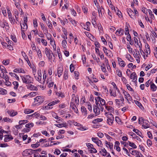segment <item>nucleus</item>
Listing matches in <instances>:
<instances>
[{
	"instance_id": "f257e3e1",
	"label": "nucleus",
	"mask_w": 157,
	"mask_h": 157,
	"mask_svg": "<svg viewBox=\"0 0 157 157\" xmlns=\"http://www.w3.org/2000/svg\"><path fill=\"white\" fill-rule=\"evenodd\" d=\"M45 52L49 60L51 61L53 60L54 61L55 60L56 57L55 55L53 54L52 51L50 49H48L47 48H46Z\"/></svg>"
},
{
	"instance_id": "f03ea898",
	"label": "nucleus",
	"mask_w": 157,
	"mask_h": 157,
	"mask_svg": "<svg viewBox=\"0 0 157 157\" xmlns=\"http://www.w3.org/2000/svg\"><path fill=\"white\" fill-rule=\"evenodd\" d=\"M21 78L23 83L26 84H30V83H33L31 81V77L29 75H25L21 76Z\"/></svg>"
},
{
	"instance_id": "7ed1b4c3",
	"label": "nucleus",
	"mask_w": 157,
	"mask_h": 157,
	"mask_svg": "<svg viewBox=\"0 0 157 157\" xmlns=\"http://www.w3.org/2000/svg\"><path fill=\"white\" fill-rule=\"evenodd\" d=\"M107 113H108L107 112L105 113V115L107 116L108 118L107 120V123L109 125H111L112 124L113 121H114V117L111 113H109L106 115Z\"/></svg>"
},
{
	"instance_id": "20e7f679",
	"label": "nucleus",
	"mask_w": 157,
	"mask_h": 157,
	"mask_svg": "<svg viewBox=\"0 0 157 157\" xmlns=\"http://www.w3.org/2000/svg\"><path fill=\"white\" fill-rule=\"evenodd\" d=\"M123 93L125 96V98H126L129 103H130L129 101H132V99L130 95L124 90H123Z\"/></svg>"
},
{
	"instance_id": "39448f33",
	"label": "nucleus",
	"mask_w": 157,
	"mask_h": 157,
	"mask_svg": "<svg viewBox=\"0 0 157 157\" xmlns=\"http://www.w3.org/2000/svg\"><path fill=\"white\" fill-rule=\"evenodd\" d=\"M97 105H95V107L94 109V112L95 113L96 115H99L100 113V108H99L98 105L100 106V104H99L98 105V104H99L98 102H97L96 103Z\"/></svg>"
},
{
	"instance_id": "423d86ee",
	"label": "nucleus",
	"mask_w": 157,
	"mask_h": 157,
	"mask_svg": "<svg viewBox=\"0 0 157 157\" xmlns=\"http://www.w3.org/2000/svg\"><path fill=\"white\" fill-rule=\"evenodd\" d=\"M35 102H38L39 104L42 103L44 101V98L41 96H38L34 98Z\"/></svg>"
},
{
	"instance_id": "0eeeda50",
	"label": "nucleus",
	"mask_w": 157,
	"mask_h": 157,
	"mask_svg": "<svg viewBox=\"0 0 157 157\" xmlns=\"http://www.w3.org/2000/svg\"><path fill=\"white\" fill-rule=\"evenodd\" d=\"M92 140L94 143L96 144L98 146H101V145H102L101 141L98 139L97 137H93L92 138Z\"/></svg>"
},
{
	"instance_id": "6e6552de",
	"label": "nucleus",
	"mask_w": 157,
	"mask_h": 157,
	"mask_svg": "<svg viewBox=\"0 0 157 157\" xmlns=\"http://www.w3.org/2000/svg\"><path fill=\"white\" fill-rule=\"evenodd\" d=\"M21 33L22 36L23 37V33L28 28V26L27 24L23 23L22 25L21 24Z\"/></svg>"
},
{
	"instance_id": "1a4fd4ad",
	"label": "nucleus",
	"mask_w": 157,
	"mask_h": 157,
	"mask_svg": "<svg viewBox=\"0 0 157 157\" xmlns=\"http://www.w3.org/2000/svg\"><path fill=\"white\" fill-rule=\"evenodd\" d=\"M132 154L133 155H135L136 157H144L143 155L139 151L136 150L132 151Z\"/></svg>"
},
{
	"instance_id": "9d476101",
	"label": "nucleus",
	"mask_w": 157,
	"mask_h": 157,
	"mask_svg": "<svg viewBox=\"0 0 157 157\" xmlns=\"http://www.w3.org/2000/svg\"><path fill=\"white\" fill-rule=\"evenodd\" d=\"M95 100L96 101V103L97 102V101L98 100V102L99 101L100 102V104L102 105H104L105 104V100L100 97H98L97 98H95Z\"/></svg>"
},
{
	"instance_id": "9b49d317",
	"label": "nucleus",
	"mask_w": 157,
	"mask_h": 157,
	"mask_svg": "<svg viewBox=\"0 0 157 157\" xmlns=\"http://www.w3.org/2000/svg\"><path fill=\"white\" fill-rule=\"evenodd\" d=\"M70 108L74 110L76 113H78V109L76 107V105L72 103V102H71L70 103Z\"/></svg>"
},
{
	"instance_id": "f8f14e48",
	"label": "nucleus",
	"mask_w": 157,
	"mask_h": 157,
	"mask_svg": "<svg viewBox=\"0 0 157 157\" xmlns=\"http://www.w3.org/2000/svg\"><path fill=\"white\" fill-rule=\"evenodd\" d=\"M143 122L144 124L142 125V126L144 128H147L149 127V121H148L144 119Z\"/></svg>"
},
{
	"instance_id": "ddd939ff",
	"label": "nucleus",
	"mask_w": 157,
	"mask_h": 157,
	"mask_svg": "<svg viewBox=\"0 0 157 157\" xmlns=\"http://www.w3.org/2000/svg\"><path fill=\"white\" fill-rule=\"evenodd\" d=\"M40 27L42 29L44 33L45 34L48 33V30L47 29V27L44 26V24L42 23H40Z\"/></svg>"
},
{
	"instance_id": "4468645a",
	"label": "nucleus",
	"mask_w": 157,
	"mask_h": 157,
	"mask_svg": "<svg viewBox=\"0 0 157 157\" xmlns=\"http://www.w3.org/2000/svg\"><path fill=\"white\" fill-rule=\"evenodd\" d=\"M7 113L9 114L10 116L13 117L15 115H16L17 114V111L14 112L13 110L10 111L8 110L7 111Z\"/></svg>"
},
{
	"instance_id": "2eb2a0df",
	"label": "nucleus",
	"mask_w": 157,
	"mask_h": 157,
	"mask_svg": "<svg viewBox=\"0 0 157 157\" xmlns=\"http://www.w3.org/2000/svg\"><path fill=\"white\" fill-rule=\"evenodd\" d=\"M130 78L132 79L133 80H135V82L137 80V76L136 73L135 72H133L130 75Z\"/></svg>"
},
{
	"instance_id": "dca6fc26",
	"label": "nucleus",
	"mask_w": 157,
	"mask_h": 157,
	"mask_svg": "<svg viewBox=\"0 0 157 157\" xmlns=\"http://www.w3.org/2000/svg\"><path fill=\"white\" fill-rule=\"evenodd\" d=\"M27 86L28 88L30 89L31 90H38V88L36 86H34L32 85V84L29 85L28 86Z\"/></svg>"
},
{
	"instance_id": "f3484780",
	"label": "nucleus",
	"mask_w": 157,
	"mask_h": 157,
	"mask_svg": "<svg viewBox=\"0 0 157 157\" xmlns=\"http://www.w3.org/2000/svg\"><path fill=\"white\" fill-rule=\"evenodd\" d=\"M75 101L76 105H78L79 103V101L78 98V97H75V98H73L71 99V102H72L73 103L74 101Z\"/></svg>"
},
{
	"instance_id": "a211bd4d",
	"label": "nucleus",
	"mask_w": 157,
	"mask_h": 157,
	"mask_svg": "<svg viewBox=\"0 0 157 157\" xmlns=\"http://www.w3.org/2000/svg\"><path fill=\"white\" fill-rule=\"evenodd\" d=\"M124 32V30L121 28L119 31L118 30H117L115 33V34L116 35H122L123 34Z\"/></svg>"
},
{
	"instance_id": "6ab92c4d",
	"label": "nucleus",
	"mask_w": 157,
	"mask_h": 157,
	"mask_svg": "<svg viewBox=\"0 0 157 157\" xmlns=\"http://www.w3.org/2000/svg\"><path fill=\"white\" fill-rule=\"evenodd\" d=\"M127 11L128 15L131 18H133V17L132 16H133V14H134V13L133 12V11L131 9H128L127 10Z\"/></svg>"
},
{
	"instance_id": "aec40b11",
	"label": "nucleus",
	"mask_w": 157,
	"mask_h": 157,
	"mask_svg": "<svg viewBox=\"0 0 157 157\" xmlns=\"http://www.w3.org/2000/svg\"><path fill=\"white\" fill-rule=\"evenodd\" d=\"M13 72L15 73H25V72L24 70L22 69H19L18 68H16L13 70Z\"/></svg>"
},
{
	"instance_id": "412c9836",
	"label": "nucleus",
	"mask_w": 157,
	"mask_h": 157,
	"mask_svg": "<svg viewBox=\"0 0 157 157\" xmlns=\"http://www.w3.org/2000/svg\"><path fill=\"white\" fill-rule=\"evenodd\" d=\"M150 87L152 91H154L156 90L157 86L153 83H152L151 84Z\"/></svg>"
},
{
	"instance_id": "4be33fe9",
	"label": "nucleus",
	"mask_w": 157,
	"mask_h": 157,
	"mask_svg": "<svg viewBox=\"0 0 157 157\" xmlns=\"http://www.w3.org/2000/svg\"><path fill=\"white\" fill-rule=\"evenodd\" d=\"M66 44H67V42L66 40H63L62 42V45L64 49H66Z\"/></svg>"
},
{
	"instance_id": "5701e85b",
	"label": "nucleus",
	"mask_w": 157,
	"mask_h": 157,
	"mask_svg": "<svg viewBox=\"0 0 157 157\" xmlns=\"http://www.w3.org/2000/svg\"><path fill=\"white\" fill-rule=\"evenodd\" d=\"M133 131L135 132L137 135L142 137L141 136V135H142V133L138 130L136 129H134L133 130Z\"/></svg>"
},
{
	"instance_id": "b1692460",
	"label": "nucleus",
	"mask_w": 157,
	"mask_h": 157,
	"mask_svg": "<svg viewBox=\"0 0 157 157\" xmlns=\"http://www.w3.org/2000/svg\"><path fill=\"white\" fill-rule=\"evenodd\" d=\"M106 109L112 113L114 111V109L111 106H105Z\"/></svg>"
},
{
	"instance_id": "393cba45",
	"label": "nucleus",
	"mask_w": 157,
	"mask_h": 157,
	"mask_svg": "<svg viewBox=\"0 0 157 157\" xmlns=\"http://www.w3.org/2000/svg\"><path fill=\"white\" fill-rule=\"evenodd\" d=\"M40 145V143L39 142H37L35 144H32L31 145V147L33 148H35L37 147Z\"/></svg>"
},
{
	"instance_id": "a878e982",
	"label": "nucleus",
	"mask_w": 157,
	"mask_h": 157,
	"mask_svg": "<svg viewBox=\"0 0 157 157\" xmlns=\"http://www.w3.org/2000/svg\"><path fill=\"white\" fill-rule=\"evenodd\" d=\"M131 134L130 135L132 136L134 138L136 139L137 140L139 141L141 140L140 138L138 136H137L133 132H131Z\"/></svg>"
},
{
	"instance_id": "bb28decb",
	"label": "nucleus",
	"mask_w": 157,
	"mask_h": 157,
	"mask_svg": "<svg viewBox=\"0 0 157 157\" xmlns=\"http://www.w3.org/2000/svg\"><path fill=\"white\" fill-rule=\"evenodd\" d=\"M103 121V119L101 118H97L93 120L92 123L94 124H96L98 122H100Z\"/></svg>"
},
{
	"instance_id": "cd10ccee",
	"label": "nucleus",
	"mask_w": 157,
	"mask_h": 157,
	"mask_svg": "<svg viewBox=\"0 0 157 157\" xmlns=\"http://www.w3.org/2000/svg\"><path fill=\"white\" fill-rule=\"evenodd\" d=\"M40 114L37 112H36L32 114L29 115V116L35 117L36 118H38V117H40Z\"/></svg>"
},
{
	"instance_id": "c85d7f7f",
	"label": "nucleus",
	"mask_w": 157,
	"mask_h": 157,
	"mask_svg": "<svg viewBox=\"0 0 157 157\" xmlns=\"http://www.w3.org/2000/svg\"><path fill=\"white\" fill-rule=\"evenodd\" d=\"M28 121L27 120H23L20 121L19 122V125H21L23 124H25L28 123Z\"/></svg>"
},
{
	"instance_id": "c756f323",
	"label": "nucleus",
	"mask_w": 157,
	"mask_h": 157,
	"mask_svg": "<svg viewBox=\"0 0 157 157\" xmlns=\"http://www.w3.org/2000/svg\"><path fill=\"white\" fill-rule=\"evenodd\" d=\"M81 110L82 113H84V115H86L87 114V110L84 106H82L81 107Z\"/></svg>"
},
{
	"instance_id": "7c9ffc66",
	"label": "nucleus",
	"mask_w": 157,
	"mask_h": 157,
	"mask_svg": "<svg viewBox=\"0 0 157 157\" xmlns=\"http://www.w3.org/2000/svg\"><path fill=\"white\" fill-rule=\"evenodd\" d=\"M7 91L6 90L2 88H0V94L4 95L6 94Z\"/></svg>"
},
{
	"instance_id": "2f4dec72",
	"label": "nucleus",
	"mask_w": 157,
	"mask_h": 157,
	"mask_svg": "<svg viewBox=\"0 0 157 157\" xmlns=\"http://www.w3.org/2000/svg\"><path fill=\"white\" fill-rule=\"evenodd\" d=\"M0 69L2 71V73L5 72V73H7V72L6 70V69L5 68V67L2 65H0Z\"/></svg>"
},
{
	"instance_id": "473e14b6",
	"label": "nucleus",
	"mask_w": 157,
	"mask_h": 157,
	"mask_svg": "<svg viewBox=\"0 0 157 157\" xmlns=\"http://www.w3.org/2000/svg\"><path fill=\"white\" fill-rule=\"evenodd\" d=\"M60 69V68H59L57 69V73L58 74V76L59 77H60V76L62 74H63V70L61 69V68Z\"/></svg>"
},
{
	"instance_id": "72a5a7b5",
	"label": "nucleus",
	"mask_w": 157,
	"mask_h": 157,
	"mask_svg": "<svg viewBox=\"0 0 157 157\" xmlns=\"http://www.w3.org/2000/svg\"><path fill=\"white\" fill-rule=\"evenodd\" d=\"M103 50L107 56H109L110 55L109 54L110 52L111 51L110 50H108L105 47L103 48Z\"/></svg>"
},
{
	"instance_id": "f704fd0d",
	"label": "nucleus",
	"mask_w": 157,
	"mask_h": 157,
	"mask_svg": "<svg viewBox=\"0 0 157 157\" xmlns=\"http://www.w3.org/2000/svg\"><path fill=\"white\" fill-rule=\"evenodd\" d=\"M101 152H103L104 154H102V155L103 156H105L107 155V154H108L107 152L106 151V150H105V148H103V149H102L101 150V151H100V153H101Z\"/></svg>"
},
{
	"instance_id": "c9c22d12",
	"label": "nucleus",
	"mask_w": 157,
	"mask_h": 157,
	"mask_svg": "<svg viewBox=\"0 0 157 157\" xmlns=\"http://www.w3.org/2000/svg\"><path fill=\"white\" fill-rule=\"evenodd\" d=\"M33 112L34 110L32 109H26L24 110V113L25 114H28L33 113Z\"/></svg>"
},
{
	"instance_id": "e433bc0d",
	"label": "nucleus",
	"mask_w": 157,
	"mask_h": 157,
	"mask_svg": "<svg viewBox=\"0 0 157 157\" xmlns=\"http://www.w3.org/2000/svg\"><path fill=\"white\" fill-rule=\"evenodd\" d=\"M109 92L111 96L113 97H115L117 96V93L116 91L113 92L112 90L110 89L109 90Z\"/></svg>"
},
{
	"instance_id": "4c0bfd02",
	"label": "nucleus",
	"mask_w": 157,
	"mask_h": 157,
	"mask_svg": "<svg viewBox=\"0 0 157 157\" xmlns=\"http://www.w3.org/2000/svg\"><path fill=\"white\" fill-rule=\"evenodd\" d=\"M3 23L4 24V25L5 28L6 29H8L9 27V24L7 22H6V21H5V20H3Z\"/></svg>"
},
{
	"instance_id": "58836bf2",
	"label": "nucleus",
	"mask_w": 157,
	"mask_h": 157,
	"mask_svg": "<svg viewBox=\"0 0 157 157\" xmlns=\"http://www.w3.org/2000/svg\"><path fill=\"white\" fill-rule=\"evenodd\" d=\"M128 142L129 143V145L130 146L133 148H136V146L134 143H132L129 141H128Z\"/></svg>"
},
{
	"instance_id": "ea45409f",
	"label": "nucleus",
	"mask_w": 157,
	"mask_h": 157,
	"mask_svg": "<svg viewBox=\"0 0 157 157\" xmlns=\"http://www.w3.org/2000/svg\"><path fill=\"white\" fill-rule=\"evenodd\" d=\"M68 19L70 21L71 23L74 26H76L77 24V22L75 20L72 19L70 18H69Z\"/></svg>"
},
{
	"instance_id": "a19ab883",
	"label": "nucleus",
	"mask_w": 157,
	"mask_h": 157,
	"mask_svg": "<svg viewBox=\"0 0 157 157\" xmlns=\"http://www.w3.org/2000/svg\"><path fill=\"white\" fill-rule=\"evenodd\" d=\"M13 84L15 86L14 87L15 89H17L18 86V83L17 82L14 81L13 82Z\"/></svg>"
},
{
	"instance_id": "79ce46f5",
	"label": "nucleus",
	"mask_w": 157,
	"mask_h": 157,
	"mask_svg": "<svg viewBox=\"0 0 157 157\" xmlns=\"http://www.w3.org/2000/svg\"><path fill=\"white\" fill-rule=\"evenodd\" d=\"M68 72L67 71H65L64 74V78L66 80L68 78Z\"/></svg>"
},
{
	"instance_id": "37998d69",
	"label": "nucleus",
	"mask_w": 157,
	"mask_h": 157,
	"mask_svg": "<svg viewBox=\"0 0 157 157\" xmlns=\"http://www.w3.org/2000/svg\"><path fill=\"white\" fill-rule=\"evenodd\" d=\"M9 18L10 19V22L12 23H13V24H14L15 22V20L14 18L13 17H12L11 16V17H9Z\"/></svg>"
},
{
	"instance_id": "c03bdc74",
	"label": "nucleus",
	"mask_w": 157,
	"mask_h": 157,
	"mask_svg": "<svg viewBox=\"0 0 157 157\" xmlns=\"http://www.w3.org/2000/svg\"><path fill=\"white\" fill-rule=\"evenodd\" d=\"M36 52L39 58H40L42 57V54L41 52L40 49H38V50H36Z\"/></svg>"
},
{
	"instance_id": "a18cd8bd",
	"label": "nucleus",
	"mask_w": 157,
	"mask_h": 157,
	"mask_svg": "<svg viewBox=\"0 0 157 157\" xmlns=\"http://www.w3.org/2000/svg\"><path fill=\"white\" fill-rule=\"evenodd\" d=\"M55 125L57 127L59 128H61L63 127H65L66 126V124H55Z\"/></svg>"
},
{
	"instance_id": "49530a36",
	"label": "nucleus",
	"mask_w": 157,
	"mask_h": 157,
	"mask_svg": "<svg viewBox=\"0 0 157 157\" xmlns=\"http://www.w3.org/2000/svg\"><path fill=\"white\" fill-rule=\"evenodd\" d=\"M126 58L128 60H129L130 61H131L130 60H133V58L129 54H128L126 55Z\"/></svg>"
},
{
	"instance_id": "de8ad7c7",
	"label": "nucleus",
	"mask_w": 157,
	"mask_h": 157,
	"mask_svg": "<svg viewBox=\"0 0 157 157\" xmlns=\"http://www.w3.org/2000/svg\"><path fill=\"white\" fill-rule=\"evenodd\" d=\"M70 70L71 72H72L75 70V67L74 65L71 63L70 65Z\"/></svg>"
},
{
	"instance_id": "09e8293b",
	"label": "nucleus",
	"mask_w": 157,
	"mask_h": 157,
	"mask_svg": "<svg viewBox=\"0 0 157 157\" xmlns=\"http://www.w3.org/2000/svg\"><path fill=\"white\" fill-rule=\"evenodd\" d=\"M148 10L144 7L142 8V11L145 14H147V13Z\"/></svg>"
},
{
	"instance_id": "8fccbe9b",
	"label": "nucleus",
	"mask_w": 157,
	"mask_h": 157,
	"mask_svg": "<svg viewBox=\"0 0 157 157\" xmlns=\"http://www.w3.org/2000/svg\"><path fill=\"white\" fill-rule=\"evenodd\" d=\"M74 74L75 78L76 79H78V77L79 75V73L78 71H75L74 72Z\"/></svg>"
},
{
	"instance_id": "3c124183",
	"label": "nucleus",
	"mask_w": 157,
	"mask_h": 157,
	"mask_svg": "<svg viewBox=\"0 0 157 157\" xmlns=\"http://www.w3.org/2000/svg\"><path fill=\"white\" fill-rule=\"evenodd\" d=\"M117 75L120 77L122 76V73L121 71L120 70H117L116 71Z\"/></svg>"
},
{
	"instance_id": "603ef678",
	"label": "nucleus",
	"mask_w": 157,
	"mask_h": 157,
	"mask_svg": "<svg viewBox=\"0 0 157 157\" xmlns=\"http://www.w3.org/2000/svg\"><path fill=\"white\" fill-rule=\"evenodd\" d=\"M97 8H98V13H99V16L100 17L101 15V16L102 15V12H103V11H102L101 10H100V9H98V8H99V5H97Z\"/></svg>"
},
{
	"instance_id": "864d4df0",
	"label": "nucleus",
	"mask_w": 157,
	"mask_h": 157,
	"mask_svg": "<svg viewBox=\"0 0 157 157\" xmlns=\"http://www.w3.org/2000/svg\"><path fill=\"white\" fill-rule=\"evenodd\" d=\"M101 68L102 71L104 72H105L106 69L105 67V66L104 64H103L101 66Z\"/></svg>"
},
{
	"instance_id": "5fc2aeb1",
	"label": "nucleus",
	"mask_w": 157,
	"mask_h": 157,
	"mask_svg": "<svg viewBox=\"0 0 157 157\" xmlns=\"http://www.w3.org/2000/svg\"><path fill=\"white\" fill-rule=\"evenodd\" d=\"M119 65L122 67H124L126 65V63L124 62V61H122V62H120L119 63Z\"/></svg>"
},
{
	"instance_id": "6e6d98bb",
	"label": "nucleus",
	"mask_w": 157,
	"mask_h": 157,
	"mask_svg": "<svg viewBox=\"0 0 157 157\" xmlns=\"http://www.w3.org/2000/svg\"><path fill=\"white\" fill-rule=\"evenodd\" d=\"M152 81H150V80H149L148 81H147L145 84L146 86L147 87H148L149 86V85L150 84H152Z\"/></svg>"
},
{
	"instance_id": "4d7b16f0",
	"label": "nucleus",
	"mask_w": 157,
	"mask_h": 157,
	"mask_svg": "<svg viewBox=\"0 0 157 157\" xmlns=\"http://www.w3.org/2000/svg\"><path fill=\"white\" fill-rule=\"evenodd\" d=\"M41 40V42L43 45L45 46H46L47 45V43L45 40L42 39Z\"/></svg>"
},
{
	"instance_id": "13d9d810",
	"label": "nucleus",
	"mask_w": 157,
	"mask_h": 157,
	"mask_svg": "<svg viewBox=\"0 0 157 157\" xmlns=\"http://www.w3.org/2000/svg\"><path fill=\"white\" fill-rule=\"evenodd\" d=\"M135 103V104L137 105L140 108V106H141L142 107V104L140 103L139 102V101H134Z\"/></svg>"
},
{
	"instance_id": "bf43d9fd",
	"label": "nucleus",
	"mask_w": 157,
	"mask_h": 157,
	"mask_svg": "<svg viewBox=\"0 0 157 157\" xmlns=\"http://www.w3.org/2000/svg\"><path fill=\"white\" fill-rule=\"evenodd\" d=\"M60 151L59 149H56L55 152H54V153L58 155L60 154Z\"/></svg>"
},
{
	"instance_id": "052dcab7",
	"label": "nucleus",
	"mask_w": 157,
	"mask_h": 157,
	"mask_svg": "<svg viewBox=\"0 0 157 157\" xmlns=\"http://www.w3.org/2000/svg\"><path fill=\"white\" fill-rule=\"evenodd\" d=\"M125 34L126 35L129 34V30L128 27H126L125 28Z\"/></svg>"
},
{
	"instance_id": "680f3d73",
	"label": "nucleus",
	"mask_w": 157,
	"mask_h": 157,
	"mask_svg": "<svg viewBox=\"0 0 157 157\" xmlns=\"http://www.w3.org/2000/svg\"><path fill=\"white\" fill-rule=\"evenodd\" d=\"M127 88L128 90L131 91H134V90L130 86L129 84H127L126 85Z\"/></svg>"
},
{
	"instance_id": "e2e57ef3",
	"label": "nucleus",
	"mask_w": 157,
	"mask_h": 157,
	"mask_svg": "<svg viewBox=\"0 0 157 157\" xmlns=\"http://www.w3.org/2000/svg\"><path fill=\"white\" fill-rule=\"evenodd\" d=\"M56 94L58 96V97H61L62 98H63L64 97V95H63L61 92H56Z\"/></svg>"
},
{
	"instance_id": "0e129e2a",
	"label": "nucleus",
	"mask_w": 157,
	"mask_h": 157,
	"mask_svg": "<svg viewBox=\"0 0 157 157\" xmlns=\"http://www.w3.org/2000/svg\"><path fill=\"white\" fill-rule=\"evenodd\" d=\"M88 109L90 111H92V106L91 104L89 102L88 103Z\"/></svg>"
},
{
	"instance_id": "69168bd1",
	"label": "nucleus",
	"mask_w": 157,
	"mask_h": 157,
	"mask_svg": "<svg viewBox=\"0 0 157 157\" xmlns=\"http://www.w3.org/2000/svg\"><path fill=\"white\" fill-rule=\"evenodd\" d=\"M86 146L88 148H93L94 146L93 145L90 143H88L86 144Z\"/></svg>"
},
{
	"instance_id": "338daca9",
	"label": "nucleus",
	"mask_w": 157,
	"mask_h": 157,
	"mask_svg": "<svg viewBox=\"0 0 157 157\" xmlns=\"http://www.w3.org/2000/svg\"><path fill=\"white\" fill-rule=\"evenodd\" d=\"M115 119L116 122L118 123L119 124L121 122L120 119L118 117H116Z\"/></svg>"
},
{
	"instance_id": "774afa93",
	"label": "nucleus",
	"mask_w": 157,
	"mask_h": 157,
	"mask_svg": "<svg viewBox=\"0 0 157 157\" xmlns=\"http://www.w3.org/2000/svg\"><path fill=\"white\" fill-rule=\"evenodd\" d=\"M98 136L100 138H102L104 136V134L102 132H99L97 133Z\"/></svg>"
}]
</instances>
